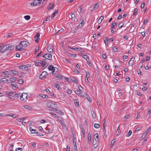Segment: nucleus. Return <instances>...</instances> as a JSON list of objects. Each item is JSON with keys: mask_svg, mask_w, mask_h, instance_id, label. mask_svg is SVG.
Wrapping results in <instances>:
<instances>
[{"mask_svg": "<svg viewBox=\"0 0 151 151\" xmlns=\"http://www.w3.org/2000/svg\"><path fill=\"white\" fill-rule=\"evenodd\" d=\"M53 84L55 88L57 89L60 90L61 88L60 86L59 85L55 83H54Z\"/></svg>", "mask_w": 151, "mask_h": 151, "instance_id": "22", "label": "nucleus"}, {"mask_svg": "<svg viewBox=\"0 0 151 151\" xmlns=\"http://www.w3.org/2000/svg\"><path fill=\"white\" fill-rule=\"evenodd\" d=\"M24 107L25 109H28L29 110H31L32 109V107L28 105H25L24 106Z\"/></svg>", "mask_w": 151, "mask_h": 151, "instance_id": "17", "label": "nucleus"}, {"mask_svg": "<svg viewBox=\"0 0 151 151\" xmlns=\"http://www.w3.org/2000/svg\"><path fill=\"white\" fill-rule=\"evenodd\" d=\"M19 93H14V96L15 97H18L19 96Z\"/></svg>", "mask_w": 151, "mask_h": 151, "instance_id": "60", "label": "nucleus"}, {"mask_svg": "<svg viewBox=\"0 0 151 151\" xmlns=\"http://www.w3.org/2000/svg\"><path fill=\"white\" fill-rule=\"evenodd\" d=\"M24 17L27 20H29L30 18V17L29 15H26Z\"/></svg>", "mask_w": 151, "mask_h": 151, "instance_id": "29", "label": "nucleus"}, {"mask_svg": "<svg viewBox=\"0 0 151 151\" xmlns=\"http://www.w3.org/2000/svg\"><path fill=\"white\" fill-rule=\"evenodd\" d=\"M82 57H83V58L85 59L87 61L89 60L88 57L86 54L84 55H82Z\"/></svg>", "mask_w": 151, "mask_h": 151, "instance_id": "27", "label": "nucleus"}, {"mask_svg": "<svg viewBox=\"0 0 151 151\" xmlns=\"http://www.w3.org/2000/svg\"><path fill=\"white\" fill-rule=\"evenodd\" d=\"M102 57L104 59H105L107 58V56L105 54H104L102 55Z\"/></svg>", "mask_w": 151, "mask_h": 151, "instance_id": "62", "label": "nucleus"}, {"mask_svg": "<svg viewBox=\"0 0 151 151\" xmlns=\"http://www.w3.org/2000/svg\"><path fill=\"white\" fill-rule=\"evenodd\" d=\"M35 63L36 66H40L41 65L42 67H44L46 65V61L45 60L44 61L40 60H37L35 61Z\"/></svg>", "mask_w": 151, "mask_h": 151, "instance_id": "2", "label": "nucleus"}, {"mask_svg": "<svg viewBox=\"0 0 151 151\" xmlns=\"http://www.w3.org/2000/svg\"><path fill=\"white\" fill-rule=\"evenodd\" d=\"M36 134L37 135H39L40 136H42L43 135V134L42 133H40L38 132H37Z\"/></svg>", "mask_w": 151, "mask_h": 151, "instance_id": "59", "label": "nucleus"}, {"mask_svg": "<svg viewBox=\"0 0 151 151\" xmlns=\"http://www.w3.org/2000/svg\"><path fill=\"white\" fill-rule=\"evenodd\" d=\"M29 129H30V131L31 132V133H32V134H33V133H35V130L34 129H33L32 128V127H30L29 128Z\"/></svg>", "mask_w": 151, "mask_h": 151, "instance_id": "31", "label": "nucleus"}, {"mask_svg": "<svg viewBox=\"0 0 151 151\" xmlns=\"http://www.w3.org/2000/svg\"><path fill=\"white\" fill-rule=\"evenodd\" d=\"M42 1V0H34L30 4L32 6H38L40 4Z\"/></svg>", "mask_w": 151, "mask_h": 151, "instance_id": "4", "label": "nucleus"}, {"mask_svg": "<svg viewBox=\"0 0 151 151\" xmlns=\"http://www.w3.org/2000/svg\"><path fill=\"white\" fill-rule=\"evenodd\" d=\"M71 49L73 50H78V51L79 50V48L78 47H75V48L72 47V48H71Z\"/></svg>", "mask_w": 151, "mask_h": 151, "instance_id": "55", "label": "nucleus"}, {"mask_svg": "<svg viewBox=\"0 0 151 151\" xmlns=\"http://www.w3.org/2000/svg\"><path fill=\"white\" fill-rule=\"evenodd\" d=\"M10 81L13 83H15V82L16 81V78L14 77H12L10 78Z\"/></svg>", "mask_w": 151, "mask_h": 151, "instance_id": "20", "label": "nucleus"}, {"mask_svg": "<svg viewBox=\"0 0 151 151\" xmlns=\"http://www.w3.org/2000/svg\"><path fill=\"white\" fill-rule=\"evenodd\" d=\"M137 72L138 74L140 75H141V72L139 69L137 70Z\"/></svg>", "mask_w": 151, "mask_h": 151, "instance_id": "63", "label": "nucleus"}, {"mask_svg": "<svg viewBox=\"0 0 151 151\" xmlns=\"http://www.w3.org/2000/svg\"><path fill=\"white\" fill-rule=\"evenodd\" d=\"M47 73L46 71H44L40 75L39 78L41 79H44L47 75Z\"/></svg>", "mask_w": 151, "mask_h": 151, "instance_id": "6", "label": "nucleus"}, {"mask_svg": "<svg viewBox=\"0 0 151 151\" xmlns=\"http://www.w3.org/2000/svg\"><path fill=\"white\" fill-rule=\"evenodd\" d=\"M133 63L134 62L131 61V60H130L129 61L128 63L129 66L131 65L132 66L133 64Z\"/></svg>", "mask_w": 151, "mask_h": 151, "instance_id": "49", "label": "nucleus"}, {"mask_svg": "<svg viewBox=\"0 0 151 151\" xmlns=\"http://www.w3.org/2000/svg\"><path fill=\"white\" fill-rule=\"evenodd\" d=\"M71 19L74 21L75 20V15L74 14H71Z\"/></svg>", "mask_w": 151, "mask_h": 151, "instance_id": "44", "label": "nucleus"}, {"mask_svg": "<svg viewBox=\"0 0 151 151\" xmlns=\"http://www.w3.org/2000/svg\"><path fill=\"white\" fill-rule=\"evenodd\" d=\"M76 93L78 94V95H80L81 94H82V93L80 92V91L78 90H76L75 91Z\"/></svg>", "mask_w": 151, "mask_h": 151, "instance_id": "45", "label": "nucleus"}, {"mask_svg": "<svg viewBox=\"0 0 151 151\" xmlns=\"http://www.w3.org/2000/svg\"><path fill=\"white\" fill-rule=\"evenodd\" d=\"M86 78H89V77L90 76V73L88 71V72L86 71Z\"/></svg>", "mask_w": 151, "mask_h": 151, "instance_id": "35", "label": "nucleus"}, {"mask_svg": "<svg viewBox=\"0 0 151 151\" xmlns=\"http://www.w3.org/2000/svg\"><path fill=\"white\" fill-rule=\"evenodd\" d=\"M40 33H37L35 37V41L37 43L39 41L40 39Z\"/></svg>", "mask_w": 151, "mask_h": 151, "instance_id": "8", "label": "nucleus"}, {"mask_svg": "<svg viewBox=\"0 0 151 151\" xmlns=\"http://www.w3.org/2000/svg\"><path fill=\"white\" fill-rule=\"evenodd\" d=\"M91 139V134L90 133L88 134V139L89 141H90Z\"/></svg>", "mask_w": 151, "mask_h": 151, "instance_id": "42", "label": "nucleus"}, {"mask_svg": "<svg viewBox=\"0 0 151 151\" xmlns=\"http://www.w3.org/2000/svg\"><path fill=\"white\" fill-rule=\"evenodd\" d=\"M54 4H51V6H48V7H47V9L49 10V9H52L53 7V6H54Z\"/></svg>", "mask_w": 151, "mask_h": 151, "instance_id": "36", "label": "nucleus"}, {"mask_svg": "<svg viewBox=\"0 0 151 151\" xmlns=\"http://www.w3.org/2000/svg\"><path fill=\"white\" fill-rule=\"evenodd\" d=\"M91 114L92 117L94 119H95L96 117V114L94 113L93 111H91Z\"/></svg>", "mask_w": 151, "mask_h": 151, "instance_id": "23", "label": "nucleus"}, {"mask_svg": "<svg viewBox=\"0 0 151 151\" xmlns=\"http://www.w3.org/2000/svg\"><path fill=\"white\" fill-rule=\"evenodd\" d=\"M22 47H23V46L21 43V42L19 45H17L16 46L15 48L17 49V50H20L21 48H22Z\"/></svg>", "mask_w": 151, "mask_h": 151, "instance_id": "11", "label": "nucleus"}, {"mask_svg": "<svg viewBox=\"0 0 151 151\" xmlns=\"http://www.w3.org/2000/svg\"><path fill=\"white\" fill-rule=\"evenodd\" d=\"M7 93V94L9 95V96H14V94L15 92H14L11 91L10 92H6Z\"/></svg>", "mask_w": 151, "mask_h": 151, "instance_id": "21", "label": "nucleus"}, {"mask_svg": "<svg viewBox=\"0 0 151 151\" xmlns=\"http://www.w3.org/2000/svg\"><path fill=\"white\" fill-rule=\"evenodd\" d=\"M19 68L20 69H22L25 70H28V67L25 65H21L19 67Z\"/></svg>", "mask_w": 151, "mask_h": 151, "instance_id": "10", "label": "nucleus"}, {"mask_svg": "<svg viewBox=\"0 0 151 151\" xmlns=\"http://www.w3.org/2000/svg\"><path fill=\"white\" fill-rule=\"evenodd\" d=\"M73 71L76 73L77 74H78L79 73L78 71L76 68L74 69L73 70Z\"/></svg>", "mask_w": 151, "mask_h": 151, "instance_id": "57", "label": "nucleus"}, {"mask_svg": "<svg viewBox=\"0 0 151 151\" xmlns=\"http://www.w3.org/2000/svg\"><path fill=\"white\" fill-rule=\"evenodd\" d=\"M99 137V135L98 133H95L93 136V139H94L95 138H96V139H97V138Z\"/></svg>", "mask_w": 151, "mask_h": 151, "instance_id": "41", "label": "nucleus"}, {"mask_svg": "<svg viewBox=\"0 0 151 151\" xmlns=\"http://www.w3.org/2000/svg\"><path fill=\"white\" fill-rule=\"evenodd\" d=\"M47 0H43L42 4L44 5V6H45V5L46 4L47 2Z\"/></svg>", "mask_w": 151, "mask_h": 151, "instance_id": "46", "label": "nucleus"}, {"mask_svg": "<svg viewBox=\"0 0 151 151\" xmlns=\"http://www.w3.org/2000/svg\"><path fill=\"white\" fill-rule=\"evenodd\" d=\"M56 111V113L59 114L60 115H63L64 114V113L61 111L56 110V111Z\"/></svg>", "mask_w": 151, "mask_h": 151, "instance_id": "25", "label": "nucleus"}, {"mask_svg": "<svg viewBox=\"0 0 151 151\" xmlns=\"http://www.w3.org/2000/svg\"><path fill=\"white\" fill-rule=\"evenodd\" d=\"M86 99L89 101H91V99L90 98V97H89V96L88 95L86 94Z\"/></svg>", "mask_w": 151, "mask_h": 151, "instance_id": "52", "label": "nucleus"}, {"mask_svg": "<svg viewBox=\"0 0 151 151\" xmlns=\"http://www.w3.org/2000/svg\"><path fill=\"white\" fill-rule=\"evenodd\" d=\"M124 22H121L118 25V27L119 28L122 27L124 25Z\"/></svg>", "mask_w": 151, "mask_h": 151, "instance_id": "26", "label": "nucleus"}, {"mask_svg": "<svg viewBox=\"0 0 151 151\" xmlns=\"http://www.w3.org/2000/svg\"><path fill=\"white\" fill-rule=\"evenodd\" d=\"M53 68H54V67L52 65H51L49 66L48 67V69L50 70H53Z\"/></svg>", "mask_w": 151, "mask_h": 151, "instance_id": "34", "label": "nucleus"}, {"mask_svg": "<svg viewBox=\"0 0 151 151\" xmlns=\"http://www.w3.org/2000/svg\"><path fill=\"white\" fill-rule=\"evenodd\" d=\"M98 6V4H95L93 6V9L95 10L97 9V7Z\"/></svg>", "mask_w": 151, "mask_h": 151, "instance_id": "37", "label": "nucleus"}, {"mask_svg": "<svg viewBox=\"0 0 151 151\" xmlns=\"http://www.w3.org/2000/svg\"><path fill=\"white\" fill-rule=\"evenodd\" d=\"M142 128L141 127H139L135 129V131L137 132L139 130Z\"/></svg>", "mask_w": 151, "mask_h": 151, "instance_id": "54", "label": "nucleus"}, {"mask_svg": "<svg viewBox=\"0 0 151 151\" xmlns=\"http://www.w3.org/2000/svg\"><path fill=\"white\" fill-rule=\"evenodd\" d=\"M10 85L13 86L12 88L14 89H16L18 88L16 84L15 83L14 84L12 83L10 84Z\"/></svg>", "mask_w": 151, "mask_h": 151, "instance_id": "16", "label": "nucleus"}, {"mask_svg": "<svg viewBox=\"0 0 151 151\" xmlns=\"http://www.w3.org/2000/svg\"><path fill=\"white\" fill-rule=\"evenodd\" d=\"M67 92V93L68 94H71V93H72V90H71V89H68Z\"/></svg>", "mask_w": 151, "mask_h": 151, "instance_id": "56", "label": "nucleus"}, {"mask_svg": "<svg viewBox=\"0 0 151 151\" xmlns=\"http://www.w3.org/2000/svg\"><path fill=\"white\" fill-rule=\"evenodd\" d=\"M21 42L24 47H26L29 45V42L27 41H22Z\"/></svg>", "mask_w": 151, "mask_h": 151, "instance_id": "9", "label": "nucleus"}, {"mask_svg": "<svg viewBox=\"0 0 151 151\" xmlns=\"http://www.w3.org/2000/svg\"><path fill=\"white\" fill-rule=\"evenodd\" d=\"M145 6V3H143L141 5V8L143 9L144 8Z\"/></svg>", "mask_w": 151, "mask_h": 151, "instance_id": "61", "label": "nucleus"}, {"mask_svg": "<svg viewBox=\"0 0 151 151\" xmlns=\"http://www.w3.org/2000/svg\"><path fill=\"white\" fill-rule=\"evenodd\" d=\"M47 49V51L49 53H51L53 52V47L51 45H49Z\"/></svg>", "mask_w": 151, "mask_h": 151, "instance_id": "7", "label": "nucleus"}, {"mask_svg": "<svg viewBox=\"0 0 151 151\" xmlns=\"http://www.w3.org/2000/svg\"><path fill=\"white\" fill-rule=\"evenodd\" d=\"M104 39H105V40H104V42L105 43L106 45V41L107 42H108L109 40H108L107 37H105L104 38Z\"/></svg>", "mask_w": 151, "mask_h": 151, "instance_id": "47", "label": "nucleus"}, {"mask_svg": "<svg viewBox=\"0 0 151 151\" xmlns=\"http://www.w3.org/2000/svg\"><path fill=\"white\" fill-rule=\"evenodd\" d=\"M117 48L116 46H114L113 48V50L114 52L117 51Z\"/></svg>", "mask_w": 151, "mask_h": 151, "instance_id": "51", "label": "nucleus"}, {"mask_svg": "<svg viewBox=\"0 0 151 151\" xmlns=\"http://www.w3.org/2000/svg\"><path fill=\"white\" fill-rule=\"evenodd\" d=\"M72 81L76 84H77L78 83V80L75 77H73L72 78Z\"/></svg>", "mask_w": 151, "mask_h": 151, "instance_id": "18", "label": "nucleus"}, {"mask_svg": "<svg viewBox=\"0 0 151 151\" xmlns=\"http://www.w3.org/2000/svg\"><path fill=\"white\" fill-rule=\"evenodd\" d=\"M52 102H49L47 103L46 104V106H47L50 108L51 105L52 104Z\"/></svg>", "mask_w": 151, "mask_h": 151, "instance_id": "24", "label": "nucleus"}, {"mask_svg": "<svg viewBox=\"0 0 151 151\" xmlns=\"http://www.w3.org/2000/svg\"><path fill=\"white\" fill-rule=\"evenodd\" d=\"M137 8H135L134 9V12L133 14V15H137Z\"/></svg>", "mask_w": 151, "mask_h": 151, "instance_id": "32", "label": "nucleus"}, {"mask_svg": "<svg viewBox=\"0 0 151 151\" xmlns=\"http://www.w3.org/2000/svg\"><path fill=\"white\" fill-rule=\"evenodd\" d=\"M39 50V47H36L35 51V54H36L37 52Z\"/></svg>", "mask_w": 151, "mask_h": 151, "instance_id": "50", "label": "nucleus"}, {"mask_svg": "<svg viewBox=\"0 0 151 151\" xmlns=\"http://www.w3.org/2000/svg\"><path fill=\"white\" fill-rule=\"evenodd\" d=\"M94 127L96 128H99L100 127V125L99 124H94Z\"/></svg>", "mask_w": 151, "mask_h": 151, "instance_id": "39", "label": "nucleus"}, {"mask_svg": "<svg viewBox=\"0 0 151 151\" xmlns=\"http://www.w3.org/2000/svg\"><path fill=\"white\" fill-rule=\"evenodd\" d=\"M117 131L118 132L117 135V136H118L119 134H120V133H121L120 130V129H119V126L118 127H117Z\"/></svg>", "mask_w": 151, "mask_h": 151, "instance_id": "43", "label": "nucleus"}, {"mask_svg": "<svg viewBox=\"0 0 151 151\" xmlns=\"http://www.w3.org/2000/svg\"><path fill=\"white\" fill-rule=\"evenodd\" d=\"M114 140H113L111 142V147H112L113 146L114 143L115 141H113Z\"/></svg>", "mask_w": 151, "mask_h": 151, "instance_id": "58", "label": "nucleus"}, {"mask_svg": "<svg viewBox=\"0 0 151 151\" xmlns=\"http://www.w3.org/2000/svg\"><path fill=\"white\" fill-rule=\"evenodd\" d=\"M97 141V140L96 138L93 139V144H96Z\"/></svg>", "mask_w": 151, "mask_h": 151, "instance_id": "53", "label": "nucleus"}, {"mask_svg": "<svg viewBox=\"0 0 151 151\" xmlns=\"http://www.w3.org/2000/svg\"><path fill=\"white\" fill-rule=\"evenodd\" d=\"M40 96L41 97L47 99L48 97V96H47L45 95L41 94Z\"/></svg>", "mask_w": 151, "mask_h": 151, "instance_id": "28", "label": "nucleus"}, {"mask_svg": "<svg viewBox=\"0 0 151 151\" xmlns=\"http://www.w3.org/2000/svg\"><path fill=\"white\" fill-rule=\"evenodd\" d=\"M45 130L47 131L46 133L47 134L51 133L52 132V129L50 128H48L47 127L46 128Z\"/></svg>", "mask_w": 151, "mask_h": 151, "instance_id": "15", "label": "nucleus"}, {"mask_svg": "<svg viewBox=\"0 0 151 151\" xmlns=\"http://www.w3.org/2000/svg\"><path fill=\"white\" fill-rule=\"evenodd\" d=\"M50 114H52L53 116H54V117H55V118H57V119H58V120H60V122H62V121H61V120H60L59 119V118L60 119H61L60 118V116H58V115H57L56 114H54L53 113H52L51 112H50Z\"/></svg>", "mask_w": 151, "mask_h": 151, "instance_id": "12", "label": "nucleus"}, {"mask_svg": "<svg viewBox=\"0 0 151 151\" xmlns=\"http://www.w3.org/2000/svg\"><path fill=\"white\" fill-rule=\"evenodd\" d=\"M58 13V10L55 9L51 16V19H52L55 17V14H57Z\"/></svg>", "mask_w": 151, "mask_h": 151, "instance_id": "14", "label": "nucleus"}, {"mask_svg": "<svg viewBox=\"0 0 151 151\" xmlns=\"http://www.w3.org/2000/svg\"><path fill=\"white\" fill-rule=\"evenodd\" d=\"M50 108L52 109L53 111H55L58 108L57 104L55 102H52Z\"/></svg>", "mask_w": 151, "mask_h": 151, "instance_id": "5", "label": "nucleus"}, {"mask_svg": "<svg viewBox=\"0 0 151 151\" xmlns=\"http://www.w3.org/2000/svg\"><path fill=\"white\" fill-rule=\"evenodd\" d=\"M14 46L10 44H7L4 46L1 50L0 52H3L8 50H12L14 48Z\"/></svg>", "mask_w": 151, "mask_h": 151, "instance_id": "1", "label": "nucleus"}, {"mask_svg": "<svg viewBox=\"0 0 151 151\" xmlns=\"http://www.w3.org/2000/svg\"><path fill=\"white\" fill-rule=\"evenodd\" d=\"M56 77L57 78L59 79H63V76H62V75L60 74L56 76Z\"/></svg>", "mask_w": 151, "mask_h": 151, "instance_id": "40", "label": "nucleus"}, {"mask_svg": "<svg viewBox=\"0 0 151 151\" xmlns=\"http://www.w3.org/2000/svg\"><path fill=\"white\" fill-rule=\"evenodd\" d=\"M52 55L50 54H47L46 59H45V60L47 61L46 60H51L52 59Z\"/></svg>", "mask_w": 151, "mask_h": 151, "instance_id": "13", "label": "nucleus"}, {"mask_svg": "<svg viewBox=\"0 0 151 151\" xmlns=\"http://www.w3.org/2000/svg\"><path fill=\"white\" fill-rule=\"evenodd\" d=\"M8 81V80L6 78H3L2 79L1 82L4 83H6Z\"/></svg>", "mask_w": 151, "mask_h": 151, "instance_id": "33", "label": "nucleus"}, {"mask_svg": "<svg viewBox=\"0 0 151 151\" xmlns=\"http://www.w3.org/2000/svg\"><path fill=\"white\" fill-rule=\"evenodd\" d=\"M22 149V148H18L16 149V151H21V150Z\"/></svg>", "mask_w": 151, "mask_h": 151, "instance_id": "64", "label": "nucleus"}, {"mask_svg": "<svg viewBox=\"0 0 151 151\" xmlns=\"http://www.w3.org/2000/svg\"><path fill=\"white\" fill-rule=\"evenodd\" d=\"M18 82L19 84H22L24 83V80L22 79H19Z\"/></svg>", "mask_w": 151, "mask_h": 151, "instance_id": "38", "label": "nucleus"}, {"mask_svg": "<svg viewBox=\"0 0 151 151\" xmlns=\"http://www.w3.org/2000/svg\"><path fill=\"white\" fill-rule=\"evenodd\" d=\"M28 95L27 93H23L20 97V99L22 101H26L28 99Z\"/></svg>", "mask_w": 151, "mask_h": 151, "instance_id": "3", "label": "nucleus"}, {"mask_svg": "<svg viewBox=\"0 0 151 151\" xmlns=\"http://www.w3.org/2000/svg\"><path fill=\"white\" fill-rule=\"evenodd\" d=\"M11 73L17 75L18 74V72L15 70H11L10 71Z\"/></svg>", "mask_w": 151, "mask_h": 151, "instance_id": "30", "label": "nucleus"}, {"mask_svg": "<svg viewBox=\"0 0 151 151\" xmlns=\"http://www.w3.org/2000/svg\"><path fill=\"white\" fill-rule=\"evenodd\" d=\"M116 22H113L112 24V26H111V28L112 29H113L114 28V26L116 25Z\"/></svg>", "mask_w": 151, "mask_h": 151, "instance_id": "48", "label": "nucleus"}, {"mask_svg": "<svg viewBox=\"0 0 151 151\" xmlns=\"http://www.w3.org/2000/svg\"><path fill=\"white\" fill-rule=\"evenodd\" d=\"M104 17L103 16H101L100 17V18L99 19L98 21V23H101L102 20L104 19Z\"/></svg>", "mask_w": 151, "mask_h": 151, "instance_id": "19", "label": "nucleus"}]
</instances>
